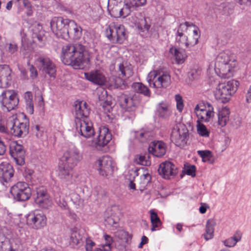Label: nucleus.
Segmentation results:
<instances>
[{
    "label": "nucleus",
    "mask_w": 251,
    "mask_h": 251,
    "mask_svg": "<svg viewBox=\"0 0 251 251\" xmlns=\"http://www.w3.org/2000/svg\"><path fill=\"white\" fill-rule=\"evenodd\" d=\"M61 59L74 69L83 68L90 61V54L86 47L80 43L68 44L62 48Z\"/></svg>",
    "instance_id": "nucleus-1"
},
{
    "label": "nucleus",
    "mask_w": 251,
    "mask_h": 251,
    "mask_svg": "<svg viewBox=\"0 0 251 251\" xmlns=\"http://www.w3.org/2000/svg\"><path fill=\"white\" fill-rule=\"evenodd\" d=\"M75 128L81 136L89 138L95 134L93 124L89 119L90 108L86 102L76 100L75 103Z\"/></svg>",
    "instance_id": "nucleus-2"
},
{
    "label": "nucleus",
    "mask_w": 251,
    "mask_h": 251,
    "mask_svg": "<svg viewBox=\"0 0 251 251\" xmlns=\"http://www.w3.org/2000/svg\"><path fill=\"white\" fill-rule=\"evenodd\" d=\"M236 66V58L230 50L219 53L216 58L215 71L221 78H228L233 76V69Z\"/></svg>",
    "instance_id": "nucleus-3"
},
{
    "label": "nucleus",
    "mask_w": 251,
    "mask_h": 251,
    "mask_svg": "<svg viewBox=\"0 0 251 251\" xmlns=\"http://www.w3.org/2000/svg\"><path fill=\"white\" fill-rule=\"evenodd\" d=\"M105 34L113 44H122L128 37L124 25L116 22H112L108 25L105 30Z\"/></svg>",
    "instance_id": "nucleus-4"
},
{
    "label": "nucleus",
    "mask_w": 251,
    "mask_h": 251,
    "mask_svg": "<svg viewBox=\"0 0 251 251\" xmlns=\"http://www.w3.org/2000/svg\"><path fill=\"white\" fill-rule=\"evenodd\" d=\"M24 121L20 122L17 118L8 120L9 134L17 137H24L28 133L29 123L25 115H24Z\"/></svg>",
    "instance_id": "nucleus-5"
},
{
    "label": "nucleus",
    "mask_w": 251,
    "mask_h": 251,
    "mask_svg": "<svg viewBox=\"0 0 251 251\" xmlns=\"http://www.w3.org/2000/svg\"><path fill=\"white\" fill-rule=\"evenodd\" d=\"M10 193L14 200L25 202L29 200L32 195L31 189L27 183L19 181L10 188Z\"/></svg>",
    "instance_id": "nucleus-6"
},
{
    "label": "nucleus",
    "mask_w": 251,
    "mask_h": 251,
    "mask_svg": "<svg viewBox=\"0 0 251 251\" xmlns=\"http://www.w3.org/2000/svg\"><path fill=\"white\" fill-rule=\"evenodd\" d=\"M150 86L154 88H166L170 83L171 76L167 72L153 70L150 72L147 77Z\"/></svg>",
    "instance_id": "nucleus-7"
},
{
    "label": "nucleus",
    "mask_w": 251,
    "mask_h": 251,
    "mask_svg": "<svg viewBox=\"0 0 251 251\" xmlns=\"http://www.w3.org/2000/svg\"><path fill=\"white\" fill-rule=\"evenodd\" d=\"M70 20L62 17H54L50 21V27L52 32L58 37L65 40L68 39L67 26Z\"/></svg>",
    "instance_id": "nucleus-8"
},
{
    "label": "nucleus",
    "mask_w": 251,
    "mask_h": 251,
    "mask_svg": "<svg viewBox=\"0 0 251 251\" xmlns=\"http://www.w3.org/2000/svg\"><path fill=\"white\" fill-rule=\"evenodd\" d=\"M26 223L33 229H41L46 225L47 218L43 211L36 210L27 215Z\"/></svg>",
    "instance_id": "nucleus-9"
},
{
    "label": "nucleus",
    "mask_w": 251,
    "mask_h": 251,
    "mask_svg": "<svg viewBox=\"0 0 251 251\" xmlns=\"http://www.w3.org/2000/svg\"><path fill=\"white\" fill-rule=\"evenodd\" d=\"M36 197L34 202L36 205L44 209H48L52 205V200L47 189L44 186L36 188Z\"/></svg>",
    "instance_id": "nucleus-10"
},
{
    "label": "nucleus",
    "mask_w": 251,
    "mask_h": 251,
    "mask_svg": "<svg viewBox=\"0 0 251 251\" xmlns=\"http://www.w3.org/2000/svg\"><path fill=\"white\" fill-rule=\"evenodd\" d=\"M39 69L43 74L48 75L50 77L56 76V67L52 61L48 57L41 55L36 60Z\"/></svg>",
    "instance_id": "nucleus-11"
},
{
    "label": "nucleus",
    "mask_w": 251,
    "mask_h": 251,
    "mask_svg": "<svg viewBox=\"0 0 251 251\" xmlns=\"http://www.w3.org/2000/svg\"><path fill=\"white\" fill-rule=\"evenodd\" d=\"M189 136V131L184 125L180 126L177 129H173L171 135V140L176 146L180 148L185 146Z\"/></svg>",
    "instance_id": "nucleus-12"
},
{
    "label": "nucleus",
    "mask_w": 251,
    "mask_h": 251,
    "mask_svg": "<svg viewBox=\"0 0 251 251\" xmlns=\"http://www.w3.org/2000/svg\"><path fill=\"white\" fill-rule=\"evenodd\" d=\"M82 156L79 150L75 146H71L66 151L63 156V163L75 167L77 163L82 159Z\"/></svg>",
    "instance_id": "nucleus-13"
},
{
    "label": "nucleus",
    "mask_w": 251,
    "mask_h": 251,
    "mask_svg": "<svg viewBox=\"0 0 251 251\" xmlns=\"http://www.w3.org/2000/svg\"><path fill=\"white\" fill-rule=\"evenodd\" d=\"M9 153L17 165L22 166L25 162V151L23 146L17 143L12 142L9 147Z\"/></svg>",
    "instance_id": "nucleus-14"
},
{
    "label": "nucleus",
    "mask_w": 251,
    "mask_h": 251,
    "mask_svg": "<svg viewBox=\"0 0 251 251\" xmlns=\"http://www.w3.org/2000/svg\"><path fill=\"white\" fill-rule=\"evenodd\" d=\"M95 165L98 168L99 174L102 176H107L113 171L112 160L109 156H102L96 162Z\"/></svg>",
    "instance_id": "nucleus-15"
},
{
    "label": "nucleus",
    "mask_w": 251,
    "mask_h": 251,
    "mask_svg": "<svg viewBox=\"0 0 251 251\" xmlns=\"http://www.w3.org/2000/svg\"><path fill=\"white\" fill-rule=\"evenodd\" d=\"M159 175L164 179H170L171 176H176L178 171L175 164L170 161H165L159 165L158 169Z\"/></svg>",
    "instance_id": "nucleus-16"
},
{
    "label": "nucleus",
    "mask_w": 251,
    "mask_h": 251,
    "mask_svg": "<svg viewBox=\"0 0 251 251\" xmlns=\"http://www.w3.org/2000/svg\"><path fill=\"white\" fill-rule=\"evenodd\" d=\"M19 102L17 95H0V102L3 111L9 112L15 109Z\"/></svg>",
    "instance_id": "nucleus-17"
},
{
    "label": "nucleus",
    "mask_w": 251,
    "mask_h": 251,
    "mask_svg": "<svg viewBox=\"0 0 251 251\" xmlns=\"http://www.w3.org/2000/svg\"><path fill=\"white\" fill-rule=\"evenodd\" d=\"M14 174V170L11 164L7 162L0 163V182L3 185L11 181Z\"/></svg>",
    "instance_id": "nucleus-18"
},
{
    "label": "nucleus",
    "mask_w": 251,
    "mask_h": 251,
    "mask_svg": "<svg viewBox=\"0 0 251 251\" xmlns=\"http://www.w3.org/2000/svg\"><path fill=\"white\" fill-rule=\"evenodd\" d=\"M116 4H114V5L109 10V13L111 16L114 18H125L128 16L131 13V10H130L128 5L125 4L124 2V5L122 3L121 0H117Z\"/></svg>",
    "instance_id": "nucleus-19"
},
{
    "label": "nucleus",
    "mask_w": 251,
    "mask_h": 251,
    "mask_svg": "<svg viewBox=\"0 0 251 251\" xmlns=\"http://www.w3.org/2000/svg\"><path fill=\"white\" fill-rule=\"evenodd\" d=\"M239 84V82L234 80L226 83H220L216 87L215 94H234Z\"/></svg>",
    "instance_id": "nucleus-20"
},
{
    "label": "nucleus",
    "mask_w": 251,
    "mask_h": 251,
    "mask_svg": "<svg viewBox=\"0 0 251 251\" xmlns=\"http://www.w3.org/2000/svg\"><path fill=\"white\" fill-rule=\"evenodd\" d=\"M112 139V134L109 128L106 126H101L99 128V135L96 142V148L100 150L101 147L107 145Z\"/></svg>",
    "instance_id": "nucleus-21"
},
{
    "label": "nucleus",
    "mask_w": 251,
    "mask_h": 251,
    "mask_svg": "<svg viewBox=\"0 0 251 251\" xmlns=\"http://www.w3.org/2000/svg\"><path fill=\"white\" fill-rule=\"evenodd\" d=\"M74 168L72 166L62 163L59 166L58 176L67 184L71 183Z\"/></svg>",
    "instance_id": "nucleus-22"
},
{
    "label": "nucleus",
    "mask_w": 251,
    "mask_h": 251,
    "mask_svg": "<svg viewBox=\"0 0 251 251\" xmlns=\"http://www.w3.org/2000/svg\"><path fill=\"white\" fill-rule=\"evenodd\" d=\"M149 151L157 157L163 156L166 152V145L161 141H154L149 147Z\"/></svg>",
    "instance_id": "nucleus-23"
},
{
    "label": "nucleus",
    "mask_w": 251,
    "mask_h": 251,
    "mask_svg": "<svg viewBox=\"0 0 251 251\" xmlns=\"http://www.w3.org/2000/svg\"><path fill=\"white\" fill-rule=\"evenodd\" d=\"M12 80L11 70L8 65L0 66V88L7 87Z\"/></svg>",
    "instance_id": "nucleus-24"
},
{
    "label": "nucleus",
    "mask_w": 251,
    "mask_h": 251,
    "mask_svg": "<svg viewBox=\"0 0 251 251\" xmlns=\"http://www.w3.org/2000/svg\"><path fill=\"white\" fill-rule=\"evenodd\" d=\"M172 113L168 103L161 101L156 105L155 114L159 119L168 120Z\"/></svg>",
    "instance_id": "nucleus-25"
},
{
    "label": "nucleus",
    "mask_w": 251,
    "mask_h": 251,
    "mask_svg": "<svg viewBox=\"0 0 251 251\" xmlns=\"http://www.w3.org/2000/svg\"><path fill=\"white\" fill-rule=\"evenodd\" d=\"M84 75L86 79L97 85H102L106 82L105 77L98 70L85 73Z\"/></svg>",
    "instance_id": "nucleus-26"
},
{
    "label": "nucleus",
    "mask_w": 251,
    "mask_h": 251,
    "mask_svg": "<svg viewBox=\"0 0 251 251\" xmlns=\"http://www.w3.org/2000/svg\"><path fill=\"white\" fill-rule=\"evenodd\" d=\"M68 31V39L77 40L80 38L82 35V29L76 23L70 20L67 26Z\"/></svg>",
    "instance_id": "nucleus-27"
},
{
    "label": "nucleus",
    "mask_w": 251,
    "mask_h": 251,
    "mask_svg": "<svg viewBox=\"0 0 251 251\" xmlns=\"http://www.w3.org/2000/svg\"><path fill=\"white\" fill-rule=\"evenodd\" d=\"M129 95H121L119 100L120 105L123 109L135 108L138 103V101L133 99L134 95L132 97H128Z\"/></svg>",
    "instance_id": "nucleus-28"
},
{
    "label": "nucleus",
    "mask_w": 251,
    "mask_h": 251,
    "mask_svg": "<svg viewBox=\"0 0 251 251\" xmlns=\"http://www.w3.org/2000/svg\"><path fill=\"white\" fill-rule=\"evenodd\" d=\"M129 95H121L119 100L120 105L123 109L135 108L138 103V101L133 99L134 95L132 97H128Z\"/></svg>",
    "instance_id": "nucleus-29"
},
{
    "label": "nucleus",
    "mask_w": 251,
    "mask_h": 251,
    "mask_svg": "<svg viewBox=\"0 0 251 251\" xmlns=\"http://www.w3.org/2000/svg\"><path fill=\"white\" fill-rule=\"evenodd\" d=\"M230 110L227 107H223L219 110L218 124L221 127L225 126L229 121Z\"/></svg>",
    "instance_id": "nucleus-30"
},
{
    "label": "nucleus",
    "mask_w": 251,
    "mask_h": 251,
    "mask_svg": "<svg viewBox=\"0 0 251 251\" xmlns=\"http://www.w3.org/2000/svg\"><path fill=\"white\" fill-rule=\"evenodd\" d=\"M216 223L215 220L209 219L206 225L205 233L203 234L204 238L206 240L211 239L214 237V226Z\"/></svg>",
    "instance_id": "nucleus-31"
},
{
    "label": "nucleus",
    "mask_w": 251,
    "mask_h": 251,
    "mask_svg": "<svg viewBox=\"0 0 251 251\" xmlns=\"http://www.w3.org/2000/svg\"><path fill=\"white\" fill-rule=\"evenodd\" d=\"M137 27L142 36L147 37L150 35L151 25L147 19H141L137 24Z\"/></svg>",
    "instance_id": "nucleus-32"
},
{
    "label": "nucleus",
    "mask_w": 251,
    "mask_h": 251,
    "mask_svg": "<svg viewBox=\"0 0 251 251\" xmlns=\"http://www.w3.org/2000/svg\"><path fill=\"white\" fill-rule=\"evenodd\" d=\"M169 52L175 58L177 64H182L184 62L186 56L184 50L172 47L170 49Z\"/></svg>",
    "instance_id": "nucleus-33"
},
{
    "label": "nucleus",
    "mask_w": 251,
    "mask_h": 251,
    "mask_svg": "<svg viewBox=\"0 0 251 251\" xmlns=\"http://www.w3.org/2000/svg\"><path fill=\"white\" fill-rule=\"evenodd\" d=\"M207 105L208 107V109L206 110L204 113H203V115H205V116L198 114V120H200L201 122H208L209 119L214 116L213 108L209 103H207Z\"/></svg>",
    "instance_id": "nucleus-34"
},
{
    "label": "nucleus",
    "mask_w": 251,
    "mask_h": 251,
    "mask_svg": "<svg viewBox=\"0 0 251 251\" xmlns=\"http://www.w3.org/2000/svg\"><path fill=\"white\" fill-rule=\"evenodd\" d=\"M118 70L121 73L120 74H119L120 77L129 78L133 75V71L131 66H124L123 64L120 63L119 65Z\"/></svg>",
    "instance_id": "nucleus-35"
},
{
    "label": "nucleus",
    "mask_w": 251,
    "mask_h": 251,
    "mask_svg": "<svg viewBox=\"0 0 251 251\" xmlns=\"http://www.w3.org/2000/svg\"><path fill=\"white\" fill-rule=\"evenodd\" d=\"M131 88L135 93L140 94H148L150 92L148 87L141 82L133 83Z\"/></svg>",
    "instance_id": "nucleus-36"
},
{
    "label": "nucleus",
    "mask_w": 251,
    "mask_h": 251,
    "mask_svg": "<svg viewBox=\"0 0 251 251\" xmlns=\"http://www.w3.org/2000/svg\"><path fill=\"white\" fill-rule=\"evenodd\" d=\"M151 214V221L152 227L151 230L154 231L156 230V228L159 227L161 225V221L158 216L157 214L153 210L150 211Z\"/></svg>",
    "instance_id": "nucleus-37"
},
{
    "label": "nucleus",
    "mask_w": 251,
    "mask_h": 251,
    "mask_svg": "<svg viewBox=\"0 0 251 251\" xmlns=\"http://www.w3.org/2000/svg\"><path fill=\"white\" fill-rule=\"evenodd\" d=\"M175 36L176 42L178 43L179 45H184L187 48L193 47V45L190 44L191 41L188 40V37L185 34L175 35Z\"/></svg>",
    "instance_id": "nucleus-38"
},
{
    "label": "nucleus",
    "mask_w": 251,
    "mask_h": 251,
    "mask_svg": "<svg viewBox=\"0 0 251 251\" xmlns=\"http://www.w3.org/2000/svg\"><path fill=\"white\" fill-rule=\"evenodd\" d=\"M107 215H108V213H105L104 218L105 222L110 226L117 227L119 225V218L114 215L111 214L110 216H108Z\"/></svg>",
    "instance_id": "nucleus-39"
},
{
    "label": "nucleus",
    "mask_w": 251,
    "mask_h": 251,
    "mask_svg": "<svg viewBox=\"0 0 251 251\" xmlns=\"http://www.w3.org/2000/svg\"><path fill=\"white\" fill-rule=\"evenodd\" d=\"M201 73V70L199 68L196 67L190 70L188 73V77L190 81H192L194 80L198 79Z\"/></svg>",
    "instance_id": "nucleus-40"
},
{
    "label": "nucleus",
    "mask_w": 251,
    "mask_h": 251,
    "mask_svg": "<svg viewBox=\"0 0 251 251\" xmlns=\"http://www.w3.org/2000/svg\"><path fill=\"white\" fill-rule=\"evenodd\" d=\"M189 29L191 28L193 30V32L194 34V38L193 40H191L190 44L194 46L198 43L199 39L200 37V31L199 28L196 26L194 24L192 23V25H190Z\"/></svg>",
    "instance_id": "nucleus-41"
},
{
    "label": "nucleus",
    "mask_w": 251,
    "mask_h": 251,
    "mask_svg": "<svg viewBox=\"0 0 251 251\" xmlns=\"http://www.w3.org/2000/svg\"><path fill=\"white\" fill-rule=\"evenodd\" d=\"M33 96V95H25L26 111L28 113L31 115L34 112Z\"/></svg>",
    "instance_id": "nucleus-42"
},
{
    "label": "nucleus",
    "mask_w": 251,
    "mask_h": 251,
    "mask_svg": "<svg viewBox=\"0 0 251 251\" xmlns=\"http://www.w3.org/2000/svg\"><path fill=\"white\" fill-rule=\"evenodd\" d=\"M111 95H106V100L103 101L102 104L104 110L109 113L111 112L112 107L114 105V102L111 100Z\"/></svg>",
    "instance_id": "nucleus-43"
},
{
    "label": "nucleus",
    "mask_w": 251,
    "mask_h": 251,
    "mask_svg": "<svg viewBox=\"0 0 251 251\" xmlns=\"http://www.w3.org/2000/svg\"><path fill=\"white\" fill-rule=\"evenodd\" d=\"M150 133L149 131L144 130H140L135 132V138L141 142H146L150 137Z\"/></svg>",
    "instance_id": "nucleus-44"
},
{
    "label": "nucleus",
    "mask_w": 251,
    "mask_h": 251,
    "mask_svg": "<svg viewBox=\"0 0 251 251\" xmlns=\"http://www.w3.org/2000/svg\"><path fill=\"white\" fill-rule=\"evenodd\" d=\"M190 25H192V23L185 22L184 23L180 24L177 28L175 35L185 34L188 29H189Z\"/></svg>",
    "instance_id": "nucleus-45"
},
{
    "label": "nucleus",
    "mask_w": 251,
    "mask_h": 251,
    "mask_svg": "<svg viewBox=\"0 0 251 251\" xmlns=\"http://www.w3.org/2000/svg\"><path fill=\"white\" fill-rule=\"evenodd\" d=\"M104 239L105 241L104 244H103L101 247L104 251H111L112 249V243L113 242L112 237L106 234L103 235Z\"/></svg>",
    "instance_id": "nucleus-46"
},
{
    "label": "nucleus",
    "mask_w": 251,
    "mask_h": 251,
    "mask_svg": "<svg viewBox=\"0 0 251 251\" xmlns=\"http://www.w3.org/2000/svg\"><path fill=\"white\" fill-rule=\"evenodd\" d=\"M125 111L123 113L122 117L124 120H128L131 122L134 119L135 114L134 112L135 108L125 109Z\"/></svg>",
    "instance_id": "nucleus-47"
},
{
    "label": "nucleus",
    "mask_w": 251,
    "mask_h": 251,
    "mask_svg": "<svg viewBox=\"0 0 251 251\" xmlns=\"http://www.w3.org/2000/svg\"><path fill=\"white\" fill-rule=\"evenodd\" d=\"M201 121L198 120L197 121V131L199 135L203 137H208L209 132L208 131L206 127L202 124L200 123Z\"/></svg>",
    "instance_id": "nucleus-48"
},
{
    "label": "nucleus",
    "mask_w": 251,
    "mask_h": 251,
    "mask_svg": "<svg viewBox=\"0 0 251 251\" xmlns=\"http://www.w3.org/2000/svg\"><path fill=\"white\" fill-rule=\"evenodd\" d=\"M151 176L147 172L144 173L140 176V184L144 187L147 186L151 182Z\"/></svg>",
    "instance_id": "nucleus-49"
},
{
    "label": "nucleus",
    "mask_w": 251,
    "mask_h": 251,
    "mask_svg": "<svg viewBox=\"0 0 251 251\" xmlns=\"http://www.w3.org/2000/svg\"><path fill=\"white\" fill-rule=\"evenodd\" d=\"M136 162L137 164L143 166H149L151 165V161L145 155H139L136 158Z\"/></svg>",
    "instance_id": "nucleus-50"
},
{
    "label": "nucleus",
    "mask_w": 251,
    "mask_h": 251,
    "mask_svg": "<svg viewBox=\"0 0 251 251\" xmlns=\"http://www.w3.org/2000/svg\"><path fill=\"white\" fill-rule=\"evenodd\" d=\"M80 239L79 238V235L76 233L72 234L70 237V244L73 247L78 245L80 242Z\"/></svg>",
    "instance_id": "nucleus-51"
},
{
    "label": "nucleus",
    "mask_w": 251,
    "mask_h": 251,
    "mask_svg": "<svg viewBox=\"0 0 251 251\" xmlns=\"http://www.w3.org/2000/svg\"><path fill=\"white\" fill-rule=\"evenodd\" d=\"M185 173L188 176L192 177H194L196 176V167L195 165H189L185 166Z\"/></svg>",
    "instance_id": "nucleus-52"
},
{
    "label": "nucleus",
    "mask_w": 251,
    "mask_h": 251,
    "mask_svg": "<svg viewBox=\"0 0 251 251\" xmlns=\"http://www.w3.org/2000/svg\"><path fill=\"white\" fill-rule=\"evenodd\" d=\"M176 108L179 112H181L184 108L183 100L181 95H175Z\"/></svg>",
    "instance_id": "nucleus-53"
},
{
    "label": "nucleus",
    "mask_w": 251,
    "mask_h": 251,
    "mask_svg": "<svg viewBox=\"0 0 251 251\" xmlns=\"http://www.w3.org/2000/svg\"><path fill=\"white\" fill-rule=\"evenodd\" d=\"M23 5L26 9V15L31 16L33 14L32 6L29 0H23Z\"/></svg>",
    "instance_id": "nucleus-54"
},
{
    "label": "nucleus",
    "mask_w": 251,
    "mask_h": 251,
    "mask_svg": "<svg viewBox=\"0 0 251 251\" xmlns=\"http://www.w3.org/2000/svg\"><path fill=\"white\" fill-rule=\"evenodd\" d=\"M6 46H7V51L11 54L15 53L18 50V46L15 43L7 44Z\"/></svg>",
    "instance_id": "nucleus-55"
},
{
    "label": "nucleus",
    "mask_w": 251,
    "mask_h": 251,
    "mask_svg": "<svg viewBox=\"0 0 251 251\" xmlns=\"http://www.w3.org/2000/svg\"><path fill=\"white\" fill-rule=\"evenodd\" d=\"M95 245V243L90 238H86L85 248L87 251H92L93 248Z\"/></svg>",
    "instance_id": "nucleus-56"
},
{
    "label": "nucleus",
    "mask_w": 251,
    "mask_h": 251,
    "mask_svg": "<svg viewBox=\"0 0 251 251\" xmlns=\"http://www.w3.org/2000/svg\"><path fill=\"white\" fill-rule=\"evenodd\" d=\"M197 152L198 154L202 158L203 161H205L204 159L211 156V152L208 150L198 151Z\"/></svg>",
    "instance_id": "nucleus-57"
},
{
    "label": "nucleus",
    "mask_w": 251,
    "mask_h": 251,
    "mask_svg": "<svg viewBox=\"0 0 251 251\" xmlns=\"http://www.w3.org/2000/svg\"><path fill=\"white\" fill-rule=\"evenodd\" d=\"M225 246L227 247H233L236 244V242L231 237L226 239L224 242Z\"/></svg>",
    "instance_id": "nucleus-58"
},
{
    "label": "nucleus",
    "mask_w": 251,
    "mask_h": 251,
    "mask_svg": "<svg viewBox=\"0 0 251 251\" xmlns=\"http://www.w3.org/2000/svg\"><path fill=\"white\" fill-rule=\"evenodd\" d=\"M120 233L121 236H122L123 239L124 240V241L126 243L128 244L129 241L131 240L132 235L129 234L127 232L125 231H122Z\"/></svg>",
    "instance_id": "nucleus-59"
},
{
    "label": "nucleus",
    "mask_w": 251,
    "mask_h": 251,
    "mask_svg": "<svg viewBox=\"0 0 251 251\" xmlns=\"http://www.w3.org/2000/svg\"><path fill=\"white\" fill-rule=\"evenodd\" d=\"M223 95H215V98L218 100L219 102L226 103L229 101L230 97H222Z\"/></svg>",
    "instance_id": "nucleus-60"
},
{
    "label": "nucleus",
    "mask_w": 251,
    "mask_h": 251,
    "mask_svg": "<svg viewBox=\"0 0 251 251\" xmlns=\"http://www.w3.org/2000/svg\"><path fill=\"white\" fill-rule=\"evenodd\" d=\"M33 174V171L32 170L27 169L25 170V178L26 181L29 182L31 181Z\"/></svg>",
    "instance_id": "nucleus-61"
},
{
    "label": "nucleus",
    "mask_w": 251,
    "mask_h": 251,
    "mask_svg": "<svg viewBox=\"0 0 251 251\" xmlns=\"http://www.w3.org/2000/svg\"><path fill=\"white\" fill-rule=\"evenodd\" d=\"M6 151V146L0 138V155H3Z\"/></svg>",
    "instance_id": "nucleus-62"
},
{
    "label": "nucleus",
    "mask_w": 251,
    "mask_h": 251,
    "mask_svg": "<svg viewBox=\"0 0 251 251\" xmlns=\"http://www.w3.org/2000/svg\"><path fill=\"white\" fill-rule=\"evenodd\" d=\"M29 71L30 72V77L32 79H34L37 76L38 73L37 70L32 65L30 67Z\"/></svg>",
    "instance_id": "nucleus-63"
},
{
    "label": "nucleus",
    "mask_w": 251,
    "mask_h": 251,
    "mask_svg": "<svg viewBox=\"0 0 251 251\" xmlns=\"http://www.w3.org/2000/svg\"><path fill=\"white\" fill-rule=\"evenodd\" d=\"M237 243L240 241L242 237V233L240 231L237 230L235 232L233 236L231 237Z\"/></svg>",
    "instance_id": "nucleus-64"
}]
</instances>
